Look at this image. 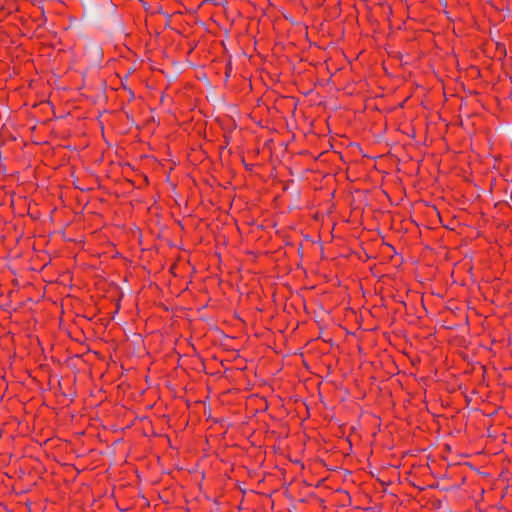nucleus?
<instances>
[{
    "mask_svg": "<svg viewBox=\"0 0 512 512\" xmlns=\"http://www.w3.org/2000/svg\"><path fill=\"white\" fill-rule=\"evenodd\" d=\"M115 9H116L115 5L113 4V2H111L109 4V12L114 13Z\"/></svg>",
    "mask_w": 512,
    "mask_h": 512,
    "instance_id": "nucleus-2",
    "label": "nucleus"
},
{
    "mask_svg": "<svg viewBox=\"0 0 512 512\" xmlns=\"http://www.w3.org/2000/svg\"><path fill=\"white\" fill-rule=\"evenodd\" d=\"M143 3H144V8H145L146 11L154 12V10L151 7V2H143Z\"/></svg>",
    "mask_w": 512,
    "mask_h": 512,
    "instance_id": "nucleus-1",
    "label": "nucleus"
}]
</instances>
